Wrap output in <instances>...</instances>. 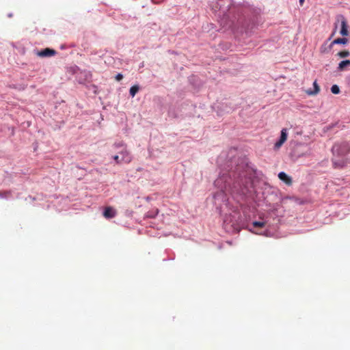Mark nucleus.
<instances>
[{
  "mask_svg": "<svg viewBox=\"0 0 350 350\" xmlns=\"http://www.w3.org/2000/svg\"><path fill=\"white\" fill-rule=\"evenodd\" d=\"M332 151L333 154L332 160L335 167H343L350 163V158L347 157L350 152V144L348 142L335 143Z\"/></svg>",
  "mask_w": 350,
  "mask_h": 350,
  "instance_id": "nucleus-1",
  "label": "nucleus"
},
{
  "mask_svg": "<svg viewBox=\"0 0 350 350\" xmlns=\"http://www.w3.org/2000/svg\"><path fill=\"white\" fill-rule=\"evenodd\" d=\"M336 21L337 23H340V34L342 36H347L349 35L348 25L345 17L339 14L336 16Z\"/></svg>",
  "mask_w": 350,
  "mask_h": 350,
  "instance_id": "nucleus-2",
  "label": "nucleus"
},
{
  "mask_svg": "<svg viewBox=\"0 0 350 350\" xmlns=\"http://www.w3.org/2000/svg\"><path fill=\"white\" fill-rule=\"evenodd\" d=\"M287 129H283L281 131V135L280 139L275 144L274 147L275 149L280 148L283 144L286 141L287 139Z\"/></svg>",
  "mask_w": 350,
  "mask_h": 350,
  "instance_id": "nucleus-3",
  "label": "nucleus"
},
{
  "mask_svg": "<svg viewBox=\"0 0 350 350\" xmlns=\"http://www.w3.org/2000/svg\"><path fill=\"white\" fill-rule=\"evenodd\" d=\"M120 154H121L122 161L123 162L129 163L131 161L132 157L125 147H124L122 148V150H121Z\"/></svg>",
  "mask_w": 350,
  "mask_h": 350,
  "instance_id": "nucleus-4",
  "label": "nucleus"
},
{
  "mask_svg": "<svg viewBox=\"0 0 350 350\" xmlns=\"http://www.w3.org/2000/svg\"><path fill=\"white\" fill-rule=\"evenodd\" d=\"M116 215V211L111 206L105 208L103 212V216L107 219L113 218Z\"/></svg>",
  "mask_w": 350,
  "mask_h": 350,
  "instance_id": "nucleus-5",
  "label": "nucleus"
},
{
  "mask_svg": "<svg viewBox=\"0 0 350 350\" xmlns=\"http://www.w3.org/2000/svg\"><path fill=\"white\" fill-rule=\"evenodd\" d=\"M278 178L284 182L287 185H292V178L288 176L285 172H281L278 174Z\"/></svg>",
  "mask_w": 350,
  "mask_h": 350,
  "instance_id": "nucleus-6",
  "label": "nucleus"
},
{
  "mask_svg": "<svg viewBox=\"0 0 350 350\" xmlns=\"http://www.w3.org/2000/svg\"><path fill=\"white\" fill-rule=\"evenodd\" d=\"M349 42V40L346 38H338L335 39L330 44L329 49H331L334 44H347Z\"/></svg>",
  "mask_w": 350,
  "mask_h": 350,
  "instance_id": "nucleus-7",
  "label": "nucleus"
},
{
  "mask_svg": "<svg viewBox=\"0 0 350 350\" xmlns=\"http://www.w3.org/2000/svg\"><path fill=\"white\" fill-rule=\"evenodd\" d=\"M347 66H350V60H343L339 63L338 69L343 70Z\"/></svg>",
  "mask_w": 350,
  "mask_h": 350,
  "instance_id": "nucleus-8",
  "label": "nucleus"
},
{
  "mask_svg": "<svg viewBox=\"0 0 350 350\" xmlns=\"http://www.w3.org/2000/svg\"><path fill=\"white\" fill-rule=\"evenodd\" d=\"M139 88L137 85H133L130 88V90H129L130 95L132 97H134L135 96V94L137 93V92L139 91Z\"/></svg>",
  "mask_w": 350,
  "mask_h": 350,
  "instance_id": "nucleus-9",
  "label": "nucleus"
},
{
  "mask_svg": "<svg viewBox=\"0 0 350 350\" xmlns=\"http://www.w3.org/2000/svg\"><path fill=\"white\" fill-rule=\"evenodd\" d=\"M55 53V51L49 48H45V57H50Z\"/></svg>",
  "mask_w": 350,
  "mask_h": 350,
  "instance_id": "nucleus-10",
  "label": "nucleus"
},
{
  "mask_svg": "<svg viewBox=\"0 0 350 350\" xmlns=\"http://www.w3.org/2000/svg\"><path fill=\"white\" fill-rule=\"evenodd\" d=\"M252 225L254 227H256V228H263L265 226V223L263 221H256L252 223Z\"/></svg>",
  "mask_w": 350,
  "mask_h": 350,
  "instance_id": "nucleus-11",
  "label": "nucleus"
},
{
  "mask_svg": "<svg viewBox=\"0 0 350 350\" xmlns=\"http://www.w3.org/2000/svg\"><path fill=\"white\" fill-rule=\"evenodd\" d=\"M338 56H339L340 58H345L349 55V52L348 51H342L337 54Z\"/></svg>",
  "mask_w": 350,
  "mask_h": 350,
  "instance_id": "nucleus-12",
  "label": "nucleus"
},
{
  "mask_svg": "<svg viewBox=\"0 0 350 350\" xmlns=\"http://www.w3.org/2000/svg\"><path fill=\"white\" fill-rule=\"evenodd\" d=\"M11 196L10 191L0 192V198L8 199Z\"/></svg>",
  "mask_w": 350,
  "mask_h": 350,
  "instance_id": "nucleus-13",
  "label": "nucleus"
},
{
  "mask_svg": "<svg viewBox=\"0 0 350 350\" xmlns=\"http://www.w3.org/2000/svg\"><path fill=\"white\" fill-rule=\"evenodd\" d=\"M331 91L334 94H339V92H340L339 87L337 85H333L331 88Z\"/></svg>",
  "mask_w": 350,
  "mask_h": 350,
  "instance_id": "nucleus-14",
  "label": "nucleus"
},
{
  "mask_svg": "<svg viewBox=\"0 0 350 350\" xmlns=\"http://www.w3.org/2000/svg\"><path fill=\"white\" fill-rule=\"evenodd\" d=\"M313 85H314V92H308L309 94H316L320 90L319 87L317 85L316 81L314 82Z\"/></svg>",
  "mask_w": 350,
  "mask_h": 350,
  "instance_id": "nucleus-15",
  "label": "nucleus"
},
{
  "mask_svg": "<svg viewBox=\"0 0 350 350\" xmlns=\"http://www.w3.org/2000/svg\"><path fill=\"white\" fill-rule=\"evenodd\" d=\"M158 213H159V210L156 209V211H155V212L154 213H148L147 216L149 217H154Z\"/></svg>",
  "mask_w": 350,
  "mask_h": 350,
  "instance_id": "nucleus-16",
  "label": "nucleus"
},
{
  "mask_svg": "<svg viewBox=\"0 0 350 350\" xmlns=\"http://www.w3.org/2000/svg\"><path fill=\"white\" fill-rule=\"evenodd\" d=\"M113 159L116 161V163H120L121 162H123L122 159H120V157L118 155H115L113 157Z\"/></svg>",
  "mask_w": 350,
  "mask_h": 350,
  "instance_id": "nucleus-17",
  "label": "nucleus"
},
{
  "mask_svg": "<svg viewBox=\"0 0 350 350\" xmlns=\"http://www.w3.org/2000/svg\"><path fill=\"white\" fill-rule=\"evenodd\" d=\"M123 79V75L120 73L118 74L116 76V79L117 81H120Z\"/></svg>",
  "mask_w": 350,
  "mask_h": 350,
  "instance_id": "nucleus-18",
  "label": "nucleus"
},
{
  "mask_svg": "<svg viewBox=\"0 0 350 350\" xmlns=\"http://www.w3.org/2000/svg\"><path fill=\"white\" fill-rule=\"evenodd\" d=\"M219 196H221V197H224V193L222 191L218 192L215 196V198H216L217 197H219Z\"/></svg>",
  "mask_w": 350,
  "mask_h": 350,
  "instance_id": "nucleus-19",
  "label": "nucleus"
},
{
  "mask_svg": "<svg viewBox=\"0 0 350 350\" xmlns=\"http://www.w3.org/2000/svg\"><path fill=\"white\" fill-rule=\"evenodd\" d=\"M113 146H114L115 148H120V147L123 146V144H113Z\"/></svg>",
  "mask_w": 350,
  "mask_h": 350,
  "instance_id": "nucleus-20",
  "label": "nucleus"
},
{
  "mask_svg": "<svg viewBox=\"0 0 350 350\" xmlns=\"http://www.w3.org/2000/svg\"><path fill=\"white\" fill-rule=\"evenodd\" d=\"M38 55H39L40 57H44V50H41L40 51H39L38 53Z\"/></svg>",
  "mask_w": 350,
  "mask_h": 350,
  "instance_id": "nucleus-21",
  "label": "nucleus"
},
{
  "mask_svg": "<svg viewBox=\"0 0 350 350\" xmlns=\"http://www.w3.org/2000/svg\"><path fill=\"white\" fill-rule=\"evenodd\" d=\"M338 23L337 21H336V23H334V30H335V32L337 30V28H338Z\"/></svg>",
  "mask_w": 350,
  "mask_h": 350,
  "instance_id": "nucleus-22",
  "label": "nucleus"
},
{
  "mask_svg": "<svg viewBox=\"0 0 350 350\" xmlns=\"http://www.w3.org/2000/svg\"><path fill=\"white\" fill-rule=\"evenodd\" d=\"M335 33H335V30H333V31H332V34L330 35V37L329 38V40H331V39H332V38H333V37H334V36L335 35Z\"/></svg>",
  "mask_w": 350,
  "mask_h": 350,
  "instance_id": "nucleus-23",
  "label": "nucleus"
},
{
  "mask_svg": "<svg viewBox=\"0 0 350 350\" xmlns=\"http://www.w3.org/2000/svg\"><path fill=\"white\" fill-rule=\"evenodd\" d=\"M321 53H325L326 52V49L324 48L323 46L321 47Z\"/></svg>",
  "mask_w": 350,
  "mask_h": 350,
  "instance_id": "nucleus-24",
  "label": "nucleus"
},
{
  "mask_svg": "<svg viewBox=\"0 0 350 350\" xmlns=\"http://www.w3.org/2000/svg\"><path fill=\"white\" fill-rule=\"evenodd\" d=\"M299 1L300 5H302L304 2V0H299Z\"/></svg>",
  "mask_w": 350,
  "mask_h": 350,
  "instance_id": "nucleus-25",
  "label": "nucleus"
},
{
  "mask_svg": "<svg viewBox=\"0 0 350 350\" xmlns=\"http://www.w3.org/2000/svg\"><path fill=\"white\" fill-rule=\"evenodd\" d=\"M8 16H9V17H11V16H12V14H10L8 15Z\"/></svg>",
  "mask_w": 350,
  "mask_h": 350,
  "instance_id": "nucleus-26",
  "label": "nucleus"
}]
</instances>
